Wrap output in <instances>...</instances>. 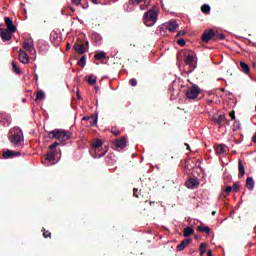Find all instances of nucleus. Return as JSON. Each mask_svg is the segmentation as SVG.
<instances>
[{
    "label": "nucleus",
    "instance_id": "nucleus-1",
    "mask_svg": "<svg viewBox=\"0 0 256 256\" xmlns=\"http://www.w3.org/2000/svg\"><path fill=\"white\" fill-rule=\"evenodd\" d=\"M49 139H57L60 143H65L73 137V133L63 130V129H54L48 133Z\"/></svg>",
    "mask_w": 256,
    "mask_h": 256
},
{
    "label": "nucleus",
    "instance_id": "nucleus-2",
    "mask_svg": "<svg viewBox=\"0 0 256 256\" xmlns=\"http://www.w3.org/2000/svg\"><path fill=\"white\" fill-rule=\"evenodd\" d=\"M92 149L90 150V155L94 157V159H101L104 157L107 150H103V140L97 138L91 144Z\"/></svg>",
    "mask_w": 256,
    "mask_h": 256
},
{
    "label": "nucleus",
    "instance_id": "nucleus-3",
    "mask_svg": "<svg viewBox=\"0 0 256 256\" xmlns=\"http://www.w3.org/2000/svg\"><path fill=\"white\" fill-rule=\"evenodd\" d=\"M11 136H10V143L14 145V147H20V145L23 143L24 138H23V130L19 127H15L11 131Z\"/></svg>",
    "mask_w": 256,
    "mask_h": 256
},
{
    "label": "nucleus",
    "instance_id": "nucleus-4",
    "mask_svg": "<svg viewBox=\"0 0 256 256\" xmlns=\"http://www.w3.org/2000/svg\"><path fill=\"white\" fill-rule=\"evenodd\" d=\"M157 17H159V14L155 9L148 10L143 16L144 25H146V27H153V25L157 23Z\"/></svg>",
    "mask_w": 256,
    "mask_h": 256
},
{
    "label": "nucleus",
    "instance_id": "nucleus-5",
    "mask_svg": "<svg viewBox=\"0 0 256 256\" xmlns=\"http://www.w3.org/2000/svg\"><path fill=\"white\" fill-rule=\"evenodd\" d=\"M199 93H201V88L197 85H193L192 87L188 88L186 91L187 99L195 100L199 97Z\"/></svg>",
    "mask_w": 256,
    "mask_h": 256
},
{
    "label": "nucleus",
    "instance_id": "nucleus-6",
    "mask_svg": "<svg viewBox=\"0 0 256 256\" xmlns=\"http://www.w3.org/2000/svg\"><path fill=\"white\" fill-rule=\"evenodd\" d=\"M16 31L9 30L7 28H0V37L2 41H11L13 38V33Z\"/></svg>",
    "mask_w": 256,
    "mask_h": 256
},
{
    "label": "nucleus",
    "instance_id": "nucleus-7",
    "mask_svg": "<svg viewBox=\"0 0 256 256\" xmlns=\"http://www.w3.org/2000/svg\"><path fill=\"white\" fill-rule=\"evenodd\" d=\"M127 147V138L121 137L120 139H116L113 143V148L116 151L123 150Z\"/></svg>",
    "mask_w": 256,
    "mask_h": 256
},
{
    "label": "nucleus",
    "instance_id": "nucleus-8",
    "mask_svg": "<svg viewBox=\"0 0 256 256\" xmlns=\"http://www.w3.org/2000/svg\"><path fill=\"white\" fill-rule=\"evenodd\" d=\"M215 37V31L214 30H205L202 34V41L203 43H209L211 39H214Z\"/></svg>",
    "mask_w": 256,
    "mask_h": 256
},
{
    "label": "nucleus",
    "instance_id": "nucleus-9",
    "mask_svg": "<svg viewBox=\"0 0 256 256\" xmlns=\"http://www.w3.org/2000/svg\"><path fill=\"white\" fill-rule=\"evenodd\" d=\"M184 61H185L186 65H189L193 69H195L197 67V62L195 61V54H193V52L186 55Z\"/></svg>",
    "mask_w": 256,
    "mask_h": 256
},
{
    "label": "nucleus",
    "instance_id": "nucleus-10",
    "mask_svg": "<svg viewBox=\"0 0 256 256\" xmlns=\"http://www.w3.org/2000/svg\"><path fill=\"white\" fill-rule=\"evenodd\" d=\"M18 59L20 63H23V65H27L29 63V54L23 49L19 50Z\"/></svg>",
    "mask_w": 256,
    "mask_h": 256
},
{
    "label": "nucleus",
    "instance_id": "nucleus-11",
    "mask_svg": "<svg viewBox=\"0 0 256 256\" xmlns=\"http://www.w3.org/2000/svg\"><path fill=\"white\" fill-rule=\"evenodd\" d=\"M165 27L170 33H174V31H177L179 29V24H177V21L170 20L165 24Z\"/></svg>",
    "mask_w": 256,
    "mask_h": 256
},
{
    "label": "nucleus",
    "instance_id": "nucleus-12",
    "mask_svg": "<svg viewBox=\"0 0 256 256\" xmlns=\"http://www.w3.org/2000/svg\"><path fill=\"white\" fill-rule=\"evenodd\" d=\"M20 155H21V152H17L13 150H6L2 154L4 159H13V157H19Z\"/></svg>",
    "mask_w": 256,
    "mask_h": 256
},
{
    "label": "nucleus",
    "instance_id": "nucleus-13",
    "mask_svg": "<svg viewBox=\"0 0 256 256\" xmlns=\"http://www.w3.org/2000/svg\"><path fill=\"white\" fill-rule=\"evenodd\" d=\"M185 185L188 189H197V187H199V181L195 178H189Z\"/></svg>",
    "mask_w": 256,
    "mask_h": 256
},
{
    "label": "nucleus",
    "instance_id": "nucleus-14",
    "mask_svg": "<svg viewBox=\"0 0 256 256\" xmlns=\"http://www.w3.org/2000/svg\"><path fill=\"white\" fill-rule=\"evenodd\" d=\"M4 21L6 23V29H8V31H17V27L13 25V19H11L10 17H5Z\"/></svg>",
    "mask_w": 256,
    "mask_h": 256
},
{
    "label": "nucleus",
    "instance_id": "nucleus-15",
    "mask_svg": "<svg viewBox=\"0 0 256 256\" xmlns=\"http://www.w3.org/2000/svg\"><path fill=\"white\" fill-rule=\"evenodd\" d=\"M22 47H23L24 51H28L29 53H33V51L35 49L33 47V42L30 40H25Z\"/></svg>",
    "mask_w": 256,
    "mask_h": 256
},
{
    "label": "nucleus",
    "instance_id": "nucleus-16",
    "mask_svg": "<svg viewBox=\"0 0 256 256\" xmlns=\"http://www.w3.org/2000/svg\"><path fill=\"white\" fill-rule=\"evenodd\" d=\"M74 51H76V53H78L79 55H83V53H85V51L87 50L85 49V45L81 43H76L74 44Z\"/></svg>",
    "mask_w": 256,
    "mask_h": 256
},
{
    "label": "nucleus",
    "instance_id": "nucleus-17",
    "mask_svg": "<svg viewBox=\"0 0 256 256\" xmlns=\"http://www.w3.org/2000/svg\"><path fill=\"white\" fill-rule=\"evenodd\" d=\"M0 123L1 125H9V114L0 112Z\"/></svg>",
    "mask_w": 256,
    "mask_h": 256
},
{
    "label": "nucleus",
    "instance_id": "nucleus-18",
    "mask_svg": "<svg viewBox=\"0 0 256 256\" xmlns=\"http://www.w3.org/2000/svg\"><path fill=\"white\" fill-rule=\"evenodd\" d=\"M228 151H229V147H227V145H225V144H220L216 148V154L217 155H221L223 153H227Z\"/></svg>",
    "mask_w": 256,
    "mask_h": 256
},
{
    "label": "nucleus",
    "instance_id": "nucleus-19",
    "mask_svg": "<svg viewBox=\"0 0 256 256\" xmlns=\"http://www.w3.org/2000/svg\"><path fill=\"white\" fill-rule=\"evenodd\" d=\"M191 243V238L184 239L180 244L177 245L178 251H183Z\"/></svg>",
    "mask_w": 256,
    "mask_h": 256
},
{
    "label": "nucleus",
    "instance_id": "nucleus-20",
    "mask_svg": "<svg viewBox=\"0 0 256 256\" xmlns=\"http://www.w3.org/2000/svg\"><path fill=\"white\" fill-rule=\"evenodd\" d=\"M197 231L200 233H206V235H211V228H209V226H205V224L198 226Z\"/></svg>",
    "mask_w": 256,
    "mask_h": 256
},
{
    "label": "nucleus",
    "instance_id": "nucleus-21",
    "mask_svg": "<svg viewBox=\"0 0 256 256\" xmlns=\"http://www.w3.org/2000/svg\"><path fill=\"white\" fill-rule=\"evenodd\" d=\"M246 187H247V189H249V191H253V189L255 187V180H253L252 177H248L246 179Z\"/></svg>",
    "mask_w": 256,
    "mask_h": 256
},
{
    "label": "nucleus",
    "instance_id": "nucleus-22",
    "mask_svg": "<svg viewBox=\"0 0 256 256\" xmlns=\"http://www.w3.org/2000/svg\"><path fill=\"white\" fill-rule=\"evenodd\" d=\"M57 155V151H53V150H50L46 156H45V159L46 161H55V156Z\"/></svg>",
    "mask_w": 256,
    "mask_h": 256
},
{
    "label": "nucleus",
    "instance_id": "nucleus-23",
    "mask_svg": "<svg viewBox=\"0 0 256 256\" xmlns=\"http://www.w3.org/2000/svg\"><path fill=\"white\" fill-rule=\"evenodd\" d=\"M194 234H195V230L192 227H186L184 229V233H183L184 237H191V235H194Z\"/></svg>",
    "mask_w": 256,
    "mask_h": 256
},
{
    "label": "nucleus",
    "instance_id": "nucleus-24",
    "mask_svg": "<svg viewBox=\"0 0 256 256\" xmlns=\"http://www.w3.org/2000/svg\"><path fill=\"white\" fill-rule=\"evenodd\" d=\"M239 176L243 177L245 175V166H243V161L239 160L238 162Z\"/></svg>",
    "mask_w": 256,
    "mask_h": 256
},
{
    "label": "nucleus",
    "instance_id": "nucleus-25",
    "mask_svg": "<svg viewBox=\"0 0 256 256\" xmlns=\"http://www.w3.org/2000/svg\"><path fill=\"white\" fill-rule=\"evenodd\" d=\"M201 11L204 15H209V13H211V6H209V4H203L201 6Z\"/></svg>",
    "mask_w": 256,
    "mask_h": 256
},
{
    "label": "nucleus",
    "instance_id": "nucleus-26",
    "mask_svg": "<svg viewBox=\"0 0 256 256\" xmlns=\"http://www.w3.org/2000/svg\"><path fill=\"white\" fill-rule=\"evenodd\" d=\"M240 69H241V71H243V73H245L246 75L249 74L250 68H249V65H247V63H245V62H240Z\"/></svg>",
    "mask_w": 256,
    "mask_h": 256
},
{
    "label": "nucleus",
    "instance_id": "nucleus-27",
    "mask_svg": "<svg viewBox=\"0 0 256 256\" xmlns=\"http://www.w3.org/2000/svg\"><path fill=\"white\" fill-rule=\"evenodd\" d=\"M12 71H14L16 73V75H21V73H23L21 71V68H19V66L17 65V63L15 61H12Z\"/></svg>",
    "mask_w": 256,
    "mask_h": 256
},
{
    "label": "nucleus",
    "instance_id": "nucleus-28",
    "mask_svg": "<svg viewBox=\"0 0 256 256\" xmlns=\"http://www.w3.org/2000/svg\"><path fill=\"white\" fill-rule=\"evenodd\" d=\"M87 125L89 127H95L97 125V116L91 115L90 121H88Z\"/></svg>",
    "mask_w": 256,
    "mask_h": 256
},
{
    "label": "nucleus",
    "instance_id": "nucleus-29",
    "mask_svg": "<svg viewBox=\"0 0 256 256\" xmlns=\"http://www.w3.org/2000/svg\"><path fill=\"white\" fill-rule=\"evenodd\" d=\"M105 57H106L105 52H98L94 55V59H96V61H103Z\"/></svg>",
    "mask_w": 256,
    "mask_h": 256
},
{
    "label": "nucleus",
    "instance_id": "nucleus-30",
    "mask_svg": "<svg viewBox=\"0 0 256 256\" xmlns=\"http://www.w3.org/2000/svg\"><path fill=\"white\" fill-rule=\"evenodd\" d=\"M225 121H229V120H227V118L223 114L219 115L218 119H216V123L218 125H223V123H225Z\"/></svg>",
    "mask_w": 256,
    "mask_h": 256
},
{
    "label": "nucleus",
    "instance_id": "nucleus-31",
    "mask_svg": "<svg viewBox=\"0 0 256 256\" xmlns=\"http://www.w3.org/2000/svg\"><path fill=\"white\" fill-rule=\"evenodd\" d=\"M143 190H139L137 188H134L133 189V195L134 197H136V199H141V197H143V193H142Z\"/></svg>",
    "mask_w": 256,
    "mask_h": 256
},
{
    "label": "nucleus",
    "instance_id": "nucleus-32",
    "mask_svg": "<svg viewBox=\"0 0 256 256\" xmlns=\"http://www.w3.org/2000/svg\"><path fill=\"white\" fill-rule=\"evenodd\" d=\"M43 99H45V92L40 90L36 93V101H43Z\"/></svg>",
    "mask_w": 256,
    "mask_h": 256
},
{
    "label": "nucleus",
    "instance_id": "nucleus-33",
    "mask_svg": "<svg viewBox=\"0 0 256 256\" xmlns=\"http://www.w3.org/2000/svg\"><path fill=\"white\" fill-rule=\"evenodd\" d=\"M87 81L89 85H95L97 83V77L94 75H89Z\"/></svg>",
    "mask_w": 256,
    "mask_h": 256
},
{
    "label": "nucleus",
    "instance_id": "nucleus-34",
    "mask_svg": "<svg viewBox=\"0 0 256 256\" xmlns=\"http://www.w3.org/2000/svg\"><path fill=\"white\" fill-rule=\"evenodd\" d=\"M207 253V244L201 243L200 244V255L203 256Z\"/></svg>",
    "mask_w": 256,
    "mask_h": 256
},
{
    "label": "nucleus",
    "instance_id": "nucleus-35",
    "mask_svg": "<svg viewBox=\"0 0 256 256\" xmlns=\"http://www.w3.org/2000/svg\"><path fill=\"white\" fill-rule=\"evenodd\" d=\"M86 61H87V57H86V56H82V57L79 59V61H78L79 67H85Z\"/></svg>",
    "mask_w": 256,
    "mask_h": 256
},
{
    "label": "nucleus",
    "instance_id": "nucleus-36",
    "mask_svg": "<svg viewBox=\"0 0 256 256\" xmlns=\"http://www.w3.org/2000/svg\"><path fill=\"white\" fill-rule=\"evenodd\" d=\"M223 39H225V35L224 34H216V33H214V41H223Z\"/></svg>",
    "mask_w": 256,
    "mask_h": 256
},
{
    "label": "nucleus",
    "instance_id": "nucleus-37",
    "mask_svg": "<svg viewBox=\"0 0 256 256\" xmlns=\"http://www.w3.org/2000/svg\"><path fill=\"white\" fill-rule=\"evenodd\" d=\"M42 231H43V237L45 239H48V237L49 239H51V232L49 230H45V228H43Z\"/></svg>",
    "mask_w": 256,
    "mask_h": 256
},
{
    "label": "nucleus",
    "instance_id": "nucleus-38",
    "mask_svg": "<svg viewBox=\"0 0 256 256\" xmlns=\"http://www.w3.org/2000/svg\"><path fill=\"white\" fill-rule=\"evenodd\" d=\"M57 147H59V142H54L53 144H51L49 146L50 151H55V149H57Z\"/></svg>",
    "mask_w": 256,
    "mask_h": 256
},
{
    "label": "nucleus",
    "instance_id": "nucleus-39",
    "mask_svg": "<svg viewBox=\"0 0 256 256\" xmlns=\"http://www.w3.org/2000/svg\"><path fill=\"white\" fill-rule=\"evenodd\" d=\"M241 186L239 185V183H234L233 186H232V191H234V193H237V191H239V188Z\"/></svg>",
    "mask_w": 256,
    "mask_h": 256
},
{
    "label": "nucleus",
    "instance_id": "nucleus-40",
    "mask_svg": "<svg viewBox=\"0 0 256 256\" xmlns=\"http://www.w3.org/2000/svg\"><path fill=\"white\" fill-rule=\"evenodd\" d=\"M129 83L132 87H137V79L132 78L130 79Z\"/></svg>",
    "mask_w": 256,
    "mask_h": 256
},
{
    "label": "nucleus",
    "instance_id": "nucleus-41",
    "mask_svg": "<svg viewBox=\"0 0 256 256\" xmlns=\"http://www.w3.org/2000/svg\"><path fill=\"white\" fill-rule=\"evenodd\" d=\"M185 35H187V32H185V31H183V30H180V31H178V33L176 34V37H183V36H185Z\"/></svg>",
    "mask_w": 256,
    "mask_h": 256
},
{
    "label": "nucleus",
    "instance_id": "nucleus-42",
    "mask_svg": "<svg viewBox=\"0 0 256 256\" xmlns=\"http://www.w3.org/2000/svg\"><path fill=\"white\" fill-rule=\"evenodd\" d=\"M112 135H115V137H119L121 135V132L117 129L111 130Z\"/></svg>",
    "mask_w": 256,
    "mask_h": 256
},
{
    "label": "nucleus",
    "instance_id": "nucleus-43",
    "mask_svg": "<svg viewBox=\"0 0 256 256\" xmlns=\"http://www.w3.org/2000/svg\"><path fill=\"white\" fill-rule=\"evenodd\" d=\"M177 44L180 45V47H185L186 42L184 39H180L177 41Z\"/></svg>",
    "mask_w": 256,
    "mask_h": 256
},
{
    "label": "nucleus",
    "instance_id": "nucleus-44",
    "mask_svg": "<svg viewBox=\"0 0 256 256\" xmlns=\"http://www.w3.org/2000/svg\"><path fill=\"white\" fill-rule=\"evenodd\" d=\"M231 191H233V187L232 186H227L225 189V193L229 194L231 193Z\"/></svg>",
    "mask_w": 256,
    "mask_h": 256
},
{
    "label": "nucleus",
    "instance_id": "nucleus-45",
    "mask_svg": "<svg viewBox=\"0 0 256 256\" xmlns=\"http://www.w3.org/2000/svg\"><path fill=\"white\" fill-rule=\"evenodd\" d=\"M232 121H235V110H232L230 113H229Z\"/></svg>",
    "mask_w": 256,
    "mask_h": 256
},
{
    "label": "nucleus",
    "instance_id": "nucleus-46",
    "mask_svg": "<svg viewBox=\"0 0 256 256\" xmlns=\"http://www.w3.org/2000/svg\"><path fill=\"white\" fill-rule=\"evenodd\" d=\"M73 5H81V0H71Z\"/></svg>",
    "mask_w": 256,
    "mask_h": 256
},
{
    "label": "nucleus",
    "instance_id": "nucleus-47",
    "mask_svg": "<svg viewBox=\"0 0 256 256\" xmlns=\"http://www.w3.org/2000/svg\"><path fill=\"white\" fill-rule=\"evenodd\" d=\"M90 119H91V116H84L82 118V121H87V123H89Z\"/></svg>",
    "mask_w": 256,
    "mask_h": 256
},
{
    "label": "nucleus",
    "instance_id": "nucleus-48",
    "mask_svg": "<svg viewBox=\"0 0 256 256\" xmlns=\"http://www.w3.org/2000/svg\"><path fill=\"white\" fill-rule=\"evenodd\" d=\"M140 9L141 11H145V9H147V5H140Z\"/></svg>",
    "mask_w": 256,
    "mask_h": 256
},
{
    "label": "nucleus",
    "instance_id": "nucleus-49",
    "mask_svg": "<svg viewBox=\"0 0 256 256\" xmlns=\"http://www.w3.org/2000/svg\"><path fill=\"white\" fill-rule=\"evenodd\" d=\"M91 3H93L94 5H99V1L98 0H90Z\"/></svg>",
    "mask_w": 256,
    "mask_h": 256
},
{
    "label": "nucleus",
    "instance_id": "nucleus-50",
    "mask_svg": "<svg viewBox=\"0 0 256 256\" xmlns=\"http://www.w3.org/2000/svg\"><path fill=\"white\" fill-rule=\"evenodd\" d=\"M76 97H77V99H81V93L79 91H77Z\"/></svg>",
    "mask_w": 256,
    "mask_h": 256
},
{
    "label": "nucleus",
    "instance_id": "nucleus-51",
    "mask_svg": "<svg viewBox=\"0 0 256 256\" xmlns=\"http://www.w3.org/2000/svg\"><path fill=\"white\" fill-rule=\"evenodd\" d=\"M207 255L208 256H213V250H208Z\"/></svg>",
    "mask_w": 256,
    "mask_h": 256
},
{
    "label": "nucleus",
    "instance_id": "nucleus-52",
    "mask_svg": "<svg viewBox=\"0 0 256 256\" xmlns=\"http://www.w3.org/2000/svg\"><path fill=\"white\" fill-rule=\"evenodd\" d=\"M129 5H135V0H129Z\"/></svg>",
    "mask_w": 256,
    "mask_h": 256
},
{
    "label": "nucleus",
    "instance_id": "nucleus-53",
    "mask_svg": "<svg viewBox=\"0 0 256 256\" xmlns=\"http://www.w3.org/2000/svg\"><path fill=\"white\" fill-rule=\"evenodd\" d=\"M34 79H35V81H39V75L34 74Z\"/></svg>",
    "mask_w": 256,
    "mask_h": 256
},
{
    "label": "nucleus",
    "instance_id": "nucleus-54",
    "mask_svg": "<svg viewBox=\"0 0 256 256\" xmlns=\"http://www.w3.org/2000/svg\"><path fill=\"white\" fill-rule=\"evenodd\" d=\"M252 142L256 143V132H255V135L252 137Z\"/></svg>",
    "mask_w": 256,
    "mask_h": 256
},
{
    "label": "nucleus",
    "instance_id": "nucleus-55",
    "mask_svg": "<svg viewBox=\"0 0 256 256\" xmlns=\"http://www.w3.org/2000/svg\"><path fill=\"white\" fill-rule=\"evenodd\" d=\"M143 1H145V0H135V2L137 3V5H139V3H143Z\"/></svg>",
    "mask_w": 256,
    "mask_h": 256
},
{
    "label": "nucleus",
    "instance_id": "nucleus-56",
    "mask_svg": "<svg viewBox=\"0 0 256 256\" xmlns=\"http://www.w3.org/2000/svg\"><path fill=\"white\" fill-rule=\"evenodd\" d=\"M66 49H67V50L71 49V44L68 43V44L66 45Z\"/></svg>",
    "mask_w": 256,
    "mask_h": 256
},
{
    "label": "nucleus",
    "instance_id": "nucleus-57",
    "mask_svg": "<svg viewBox=\"0 0 256 256\" xmlns=\"http://www.w3.org/2000/svg\"><path fill=\"white\" fill-rule=\"evenodd\" d=\"M234 126L238 127V129H239V122H234Z\"/></svg>",
    "mask_w": 256,
    "mask_h": 256
},
{
    "label": "nucleus",
    "instance_id": "nucleus-58",
    "mask_svg": "<svg viewBox=\"0 0 256 256\" xmlns=\"http://www.w3.org/2000/svg\"><path fill=\"white\" fill-rule=\"evenodd\" d=\"M187 149L190 150L191 148L189 147V144H185Z\"/></svg>",
    "mask_w": 256,
    "mask_h": 256
},
{
    "label": "nucleus",
    "instance_id": "nucleus-59",
    "mask_svg": "<svg viewBox=\"0 0 256 256\" xmlns=\"http://www.w3.org/2000/svg\"><path fill=\"white\" fill-rule=\"evenodd\" d=\"M96 91H99V86H95Z\"/></svg>",
    "mask_w": 256,
    "mask_h": 256
},
{
    "label": "nucleus",
    "instance_id": "nucleus-60",
    "mask_svg": "<svg viewBox=\"0 0 256 256\" xmlns=\"http://www.w3.org/2000/svg\"><path fill=\"white\" fill-rule=\"evenodd\" d=\"M217 212L216 211H212V215H215Z\"/></svg>",
    "mask_w": 256,
    "mask_h": 256
},
{
    "label": "nucleus",
    "instance_id": "nucleus-61",
    "mask_svg": "<svg viewBox=\"0 0 256 256\" xmlns=\"http://www.w3.org/2000/svg\"><path fill=\"white\" fill-rule=\"evenodd\" d=\"M153 203H155L154 201H150V205H152Z\"/></svg>",
    "mask_w": 256,
    "mask_h": 256
},
{
    "label": "nucleus",
    "instance_id": "nucleus-62",
    "mask_svg": "<svg viewBox=\"0 0 256 256\" xmlns=\"http://www.w3.org/2000/svg\"><path fill=\"white\" fill-rule=\"evenodd\" d=\"M71 11H72V12H75V9L71 8Z\"/></svg>",
    "mask_w": 256,
    "mask_h": 256
},
{
    "label": "nucleus",
    "instance_id": "nucleus-63",
    "mask_svg": "<svg viewBox=\"0 0 256 256\" xmlns=\"http://www.w3.org/2000/svg\"><path fill=\"white\" fill-rule=\"evenodd\" d=\"M86 45H89V42H86Z\"/></svg>",
    "mask_w": 256,
    "mask_h": 256
}]
</instances>
